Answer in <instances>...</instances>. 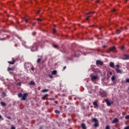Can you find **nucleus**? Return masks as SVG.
I'll return each mask as SVG.
<instances>
[{"instance_id": "obj_1", "label": "nucleus", "mask_w": 129, "mask_h": 129, "mask_svg": "<svg viewBox=\"0 0 129 129\" xmlns=\"http://www.w3.org/2000/svg\"><path fill=\"white\" fill-rule=\"evenodd\" d=\"M18 97H22L21 100H26V99L28 97V94L24 93V94H22L20 93L18 94Z\"/></svg>"}, {"instance_id": "obj_2", "label": "nucleus", "mask_w": 129, "mask_h": 129, "mask_svg": "<svg viewBox=\"0 0 129 129\" xmlns=\"http://www.w3.org/2000/svg\"><path fill=\"white\" fill-rule=\"evenodd\" d=\"M91 79L93 82H95L98 80V76L91 75Z\"/></svg>"}, {"instance_id": "obj_3", "label": "nucleus", "mask_w": 129, "mask_h": 129, "mask_svg": "<svg viewBox=\"0 0 129 129\" xmlns=\"http://www.w3.org/2000/svg\"><path fill=\"white\" fill-rule=\"evenodd\" d=\"M115 70H116L117 73H119L120 74H121V73H122V71H121V70H119V64L116 65Z\"/></svg>"}, {"instance_id": "obj_4", "label": "nucleus", "mask_w": 129, "mask_h": 129, "mask_svg": "<svg viewBox=\"0 0 129 129\" xmlns=\"http://www.w3.org/2000/svg\"><path fill=\"white\" fill-rule=\"evenodd\" d=\"M93 121L95 122V124H94V126L95 127L98 126V121L96 118L92 119Z\"/></svg>"}, {"instance_id": "obj_5", "label": "nucleus", "mask_w": 129, "mask_h": 129, "mask_svg": "<svg viewBox=\"0 0 129 129\" xmlns=\"http://www.w3.org/2000/svg\"><path fill=\"white\" fill-rule=\"evenodd\" d=\"M105 101L107 103V105H108V106H110L111 104L113 103L112 101H109L108 99H105Z\"/></svg>"}, {"instance_id": "obj_6", "label": "nucleus", "mask_w": 129, "mask_h": 129, "mask_svg": "<svg viewBox=\"0 0 129 129\" xmlns=\"http://www.w3.org/2000/svg\"><path fill=\"white\" fill-rule=\"evenodd\" d=\"M93 105H94V108H96V109H98V104H97V102L94 101L93 103Z\"/></svg>"}, {"instance_id": "obj_7", "label": "nucleus", "mask_w": 129, "mask_h": 129, "mask_svg": "<svg viewBox=\"0 0 129 129\" xmlns=\"http://www.w3.org/2000/svg\"><path fill=\"white\" fill-rule=\"evenodd\" d=\"M123 60H128L129 59V55H124L123 57L122 58Z\"/></svg>"}, {"instance_id": "obj_8", "label": "nucleus", "mask_w": 129, "mask_h": 129, "mask_svg": "<svg viewBox=\"0 0 129 129\" xmlns=\"http://www.w3.org/2000/svg\"><path fill=\"white\" fill-rule=\"evenodd\" d=\"M48 96H49L48 94H45L43 95V96L42 97L43 100H45V99H47L48 98Z\"/></svg>"}, {"instance_id": "obj_9", "label": "nucleus", "mask_w": 129, "mask_h": 129, "mask_svg": "<svg viewBox=\"0 0 129 129\" xmlns=\"http://www.w3.org/2000/svg\"><path fill=\"white\" fill-rule=\"evenodd\" d=\"M96 64L97 65H102V64H103V62H102V61L100 60H97Z\"/></svg>"}, {"instance_id": "obj_10", "label": "nucleus", "mask_w": 129, "mask_h": 129, "mask_svg": "<svg viewBox=\"0 0 129 129\" xmlns=\"http://www.w3.org/2000/svg\"><path fill=\"white\" fill-rule=\"evenodd\" d=\"M109 65L110 67H111V68H114V63L113 62H110Z\"/></svg>"}, {"instance_id": "obj_11", "label": "nucleus", "mask_w": 129, "mask_h": 129, "mask_svg": "<svg viewBox=\"0 0 129 129\" xmlns=\"http://www.w3.org/2000/svg\"><path fill=\"white\" fill-rule=\"evenodd\" d=\"M118 121V119L117 118H115L112 121V123H115V122H117Z\"/></svg>"}, {"instance_id": "obj_12", "label": "nucleus", "mask_w": 129, "mask_h": 129, "mask_svg": "<svg viewBox=\"0 0 129 129\" xmlns=\"http://www.w3.org/2000/svg\"><path fill=\"white\" fill-rule=\"evenodd\" d=\"M81 126H82L83 129H86V125H85V124L82 123L81 124Z\"/></svg>"}, {"instance_id": "obj_13", "label": "nucleus", "mask_w": 129, "mask_h": 129, "mask_svg": "<svg viewBox=\"0 0 129 129\" xmlns=\"http://www.w3.org/2000/svg\"><path fill=\"white\" fill-rule=\"evenodd\" d=\"M51 73L53 75H56L57 74V71H53Z\"/></svg>"}, {"instance_id": "obj_14", "label": "nucleus", "mask_w": 129, "mask_h": 129, "mask_svg": "<svg viewBox=\"0 0 129 129\" xmlns=\"http://www.w3.org/2000/svg\"><path fill=\"white\" fill-rule=\"evenodd\" d=\"M15 60H14L13 61H8V63H9V64H11V65H13V64H15Z\"/></svg>"}, {"instance_id": "obj_15", "label": "nucleus", "mask_w": 129, "mask_h": 129, "mask_svg": "<svg viewBox=\"0 0 129 129\" xmlns=\"http://www.w3.org/2000/svg\"><path fill=\"white\" fill-rule=\"evenodd\" d=\"M114 50H115V47L114 46H112L110 48V51H114Z\"/></svg>"}, {"instance_id": "obj_16", "label": "nucleus", "mask_w": 129, "mask_h": 129, "mask_svg": "<svg viewBox=\"0 0 129 129\" xmlns=\"http://www.w3.org/2000/svg\"><path fill=\"white\" fill-rule=\"evenodd\" d=\"M49 90L48 89H44L41 91V92H43V93L45 92H48Z\"/></svg>"}, {"instance_id": "obj_17", "label": "nucleus", "mask_w": 129, "mask_h": 129, "mask_svg": "<svg viewBox=\"0 0 129 129\" xmlns=\"http://www.w3.org/2000/svg\"><path fill=\"white\" fill-rule=\"evenodd\" d=\"M1 105H2V106H6V103H5L4 102H1Z\"/></svg>"}, {"instance_id": "obj_18", "label": "nucleus", "mask_w": 129, "mask_h": 129, "mask_svg": "<svg viewBox=\"0 0 129 129\" xmlns=\"http://www.w3.org/2000/svg\"><path fill=\"white\" fill-rule=\"evenodd\" d=\"M111 80L112 81H114V80H115V76H113L111 78Z\"/></svg>"}, {"instance_id": "obj_19", "label": "nucleus", "mask_w": 129, "mask_h": 129, "mask_svg": "<svg viewBox=\"0 0 129 129\" xmlns=\"http://www.w3.org/2000/svg\"><path fill=\"white\" fill-rule=\"evenodd\" d=\"M30 85H35V82L34 81H31L30 83Z\"/></svg>"}, {"instance_id": "obj_20", "label": "nucleus", "mask_w": 129, "mask_h": 129, "mask_svg": "<svg viewBox=\"0 0 129 129\" xmlns=\"http://www.w3.org/2000/svg\"><path fill=\"white\" fill-rule=\"evenodd\" d=\"M116 34H120V30L119 29H117Z\"/></svg>"}, {"instance_id": "obj_21", "label": "nucleus", "mask_w": 129, "mask_h": 129, "mask_svg": "<svg viewBox=\"0 0 129 129\" xmlns=\"http://www.w3.org/2000/svg\"><path fill=\"white\" fill-rule=\"evenodd\" d=\"M37 63H39L41 62V58H38L37 60Z\"/></svg>"}, {"instance_id": "obj_22", "label": "nucleus", "mask_w": 129, "mask_h": 129, "mask_svg": "<svg viewBox=\"0 0 129 129\" xmlns=\"http://www.w3.org/2000/svg\"><path fill=\"white\" fill-rule=\"evenodd\" d=\"M14 69L12 68H8V71H13Z\"/></svg>"}, {"instance_id": "obj_23", "label": "nucleus", "mask_w": 129, "mask_h": 129, "mask_svg": "<svg viewBox=\"0 0 129 129\" xmlns=\"http://www.w3.org/2000/svg\"><path fill=\"white\" fill-rule=\"evenodd\" d=\"M55 113H57V114H59V113H60V112L58 110H56L55 111Z\"/></svg>"}, {"instance_id": "obj_24", "label": "nucleus", "mask_w": 129, "mask_h": 129, "mask_svg": "<svg viewBox=\"0 0 129 129\" xmlns=\"http://www.w3.org/2000/svg\"><path fill=\"white\" fill-rule=\"evenodd\" d=\"M94 13H95L94 12H90L87 13V15H90V14H94Z\"/></svg>"}, {"instance_id": "obj_25", "label": "nucleus", "mask_w": 129, "mask_h": 129, "mask_svg": "<svg viewBox=\"0 0 129 129\" xmlns=\"http://www.w3.org/2000/svg\"><path fill=\"white\" fill-rule=\"evenodd\" d=\"M29 65H31V64H30L28 63H25V66H26V67H29Z\"/></svg>"}, {"instance_id": "obj_26", "label": "nucleus", "mask_w": 129, "mask_h": 129, "mask_svg": "<svg viewBox=\"0 0 129 129\" xmlns=\"http://www.w3.org/2000/svg\"><path fill=\"white\" fill-rule=\"evenodd\" d=\"M6 92H3L2 93V95H3V96H6Z\"/></svg>"}, {"instance_id": "obj_27", "label": "nucleus", "mask_w": 129, "mask_h": 129, "mask_svg": "<svg viewBox=\"0 0 129 129\" xmlns=\"http://www.w3.org/2000/svg\"><path fill=\"white\" fill-rule=\"evenodd\" d=\"M52 33H53V34H55V33H56V29H53V31H52Z\"/></svg>"}, {"instance_id": "obj_28", "label": "nucleus", "mask_w": 129, "mask_h": 129, "mask_svg": "<svg viewBox=\"0 0 129 129\" xmlns=\"http://www.w3.org/2000/svg\"><path fill=\"white\" fill-rule=\"evenodd\" d=\"M126 83H129V79H126Z\"/></svg>"}, {"instance_id": "obj_29", "label": "nucleus", "mask_w": 129, "mask_h": 129, "mask_svg": "<svg viewBox=\"0 0 129 129\" xmlns=\"http://www.w3.org/2000/svg\"><path fill=\"white\" fill-rule=\"evenodd\" d=\"M37 20L39 21V22H41V21H43V20L40 19V18H38L37 19Z\"/></svg>"}, {"instance_id": "obj_30", "label": "nucleus", "mask_w": 129, "mask_h": 129, "mask_svg": "<svg viewBox=\"0 0 129 129\" xmlns=\"http://www.w3.org/2000/svg\"><path fill=\"white\" fill-rule=\"evenodd\" d=\"M23 19H24V21H25V22L26 23H28V20H27V19H26V18H23Z\"/></svg>"}, {"instance_id": "obj_31", "label": "nucleus", "mask_w": 129, "mask_h": 129, "mask_svg": "<svg viewBox=\"0 0 129 129\" xmlns=\"http://www.w3.org/2000/svg\"><path fill=\"white\" fill-rule=\"evenodd\" d=\"M116 10L115 9H113V10H111V12H112V13H114L116 12Z\"/></svg>"}, {"instance_id": "obj_32", "label": "nucleus", "mask_w": 129, "mask_h": 129, "mask_svg": "<svg viewBox=\"0 0 129 129\" xmlns=\"http://www.w3.org/2000/svg\"><path fill=\"white\" fill-rule=\"evenodd\" d=\"M89 18H90V16H88V17L86 18L87 21H88V20H89Z\"/></svg>"}, {"instance_id": "obj_33", "label": "nucleus", "mask_w": 129, "mask_h": 129, "mask_svg": "<svg viewBox=\"0 0 129 129\" xmlns=\"http://www.w3.org/2000/svg\"><path fill=\"white\" fill-rule=\"evenodd\" d=\"M11 129H16V127H15V126L12 125L11 126Z\"/></svg>"}, {"instance_id": "obj_34", "label": "nucleus", "mask_w": 129, "mask_h": 129, "mask_svg": "<svg viewBox=\"0 0 129 129\" xmlns=\"http://www.w3.org/2000/svg\"><path fill=\"white\" fill-rule=\"evenodd\" d=\"M125 119H129V116L128 115V116H126V117H125Z\"/></svg>"}, {"instance_id": "obj_35", "label": "nucleus", "mask_w": 129, "mask_h": 129, "mask_svg": "<svg viewBox=\"0 0 129 129\" xmlns=\"http://www.w3.org/2000/svg\"><path fill=\"white\" fill-rule=\"evenodd\" d=\"M106 129H109V126H108V125L106 126Z\"/></svg>"}, {"instance_id": "obj_36", "label": "nucleus", "mask_w": 129, "mask_h": 129, "mask_svg": "<svg viewBox=\"0 0 129 129\" xmlns=\"http://www.w3.org/2000/svg\"><path fill=\"white\" fill-rule=\"evenodd\" d=\"M123 49H124V46H122L121 47V50H123Z\"/></svg>"}, {"instance_id": "obj_37", "label": "nucleus", "mask_w": 129, "mask_h": 129, "mask_svg": "<svg viewBox=\"0 0 129 129\" xmlns=\"http://www.w3.org/2000/svg\"><path fill=\"white\" fill-rule=\"evenodd\" d=\"M124 129H129V126L125 127Z\"/></svg>"}, {"instance_id": "obj_38", "label": "nucleus", "mask_w": 129, "mask_h": 129, "mask_svg": "<svg viewBox=\"0 0 129 129\" xmlns=\"http://www.w3.org/2000/svg\"><path fill=\"white\" fill-rule=\"evenodd\" d=\"M53 47H54V48H57V47H58V46H57V45H54L53 46Z\"/></svg>"}, {"instance_id": "obj_39", "label": "nucleus", "mask_w": 129, "mask_h": 129, "mask_svg": "<svg viewBox=\"0 0 129 129\" xmlns=\"http://www.w3.org/2000/svg\"><path fill=\"white\" fill-rule=\"evenodd\" d=\"M49 78H53V76H51V75H49Z\"/></svg>"}, {"instance_id": "obj_40", "label": "nucleus", "mask_w": 129, "mask_h": 129, "mask_svg": "<svg viewBox=\"0 0 129 129\" xmlns=\"http://www.w3.org/2000/svg\"><path fill=\"white\" fill-rule=\"evenodd\" d=\"M63 70H65V69H66V66L63 67Z\"/></svg>"}, {"instance_id": "obj_41", "label": "nucleus", "mask_w": 129, "mask_h": 129, "mask_svg": "<svg viewBox=\"0 0 129 129\" xmlns=\"http://www.w3.org/2000/svg\"><path fill=\"white\" fill-rule=\"evenodd\" d=\"M7 118H8V119H11V117L8 116V117H7Z\"/></svg>"}, {"instance_id": "obj_42", "label": "nucleus", "mask_w": 129, "mask_h": 129, "mask_svg": "<svg viewBox=\"0 0 129 129\" xmlns=\"http://www.w3.org/2000/svg\"><path fill=\"white\" fill-rule=\"evenodd\" d=\"M39 13H40V11H38L36 13V14H39Z\"/></svg>"}, {"instance_id": "obj_43", "label": "nucleus", "mask_w": 129, "mask_h": 129, "mask_svg": "<svg viewBox=\"0 0 129 129\" xmlns=\"http://www.w3.org/2000/svg\"><path fill=\"white\" fill-rule=\"evenodd\" d=\"M34 68H31V70H32V71H34Z\"/></svg>"}, {"instance_id": "obj_44", "label": "nucleus", "mask_w": 129, "mask_h": 129, "mask_svg": "<svg viewBox=\"0 0 129 129\" xmlns=\"http://www.w3.org/2000/svg\"><path fill=\"white\" fill-rule=\"evenodd\" d=\"M103 48H106V46L104 45V46H103Z\"/></svg>"}, {"instance_id": "obj_45", "label": "nucleus", "mask_w": 129, "mask_h": 129, "mask_svg": "<svg viewBox=\"0 0 129 129\" xmlns=\"http://www.w3.org/2000/svg\"><path fill=\"white\" fill-rule=\"evenodd\" d=\"M2 115H0V119H2Z\"/></svg>"}, {"instance_id": "obj_46", "label": "nucleus", "mask_w": 129, "mask_h": 129, "mask_svg": "<svg viewBox=\"0 0 129 129\" xmlns=\"http://www.w3.org/2000/svg\"><path fill=\"white\" fill-rule=\"evenodd\" d=\"M51 100H55V99L52 98V99H51Z\"/></svg>"}, {"instance_id": "obj_47", "label": "nucleus", "mask_w": 129, "mask_h": 129, "mask_svg": "<svg viewBox=\"0 0 129 129\" xmlns=\"http://www.w3.org/2000/svg\"><path fill=\"white\" fill-rule=\"evenodd\" d=\"M97 2L99 3V0H97Z\"/></svg>"}, {"instance_id": "obj_48", "label": "nucleus", "mask_w": 129, "mask_h": 129, "mask_svg": "<svg viewBox=\"0 0 129 129\" xmlns=\"http://www.w3.org/2000/svg\"><path fill=\"white\" fill-rule=\"evenodd\" d=\"M99 30H101V27L99 28Z\"/></svg>"}, {"instance_id": "obj_49", "label": "nucleus", "mask_w": 129, "mask_h": 129, "mask_svg": "<svg viewBox=\"0 0 129 129\" xmlns=\"http://www.w3.org/2000/svg\"><path fill=\"white\" fill-rule=\"evenodd\" d=\"M94 26V25H93L91 26V27H93Z\"/></svg>"}, {"instance_id": "obj_50", "label": "nucleus", "mask_w": 129, "mask_h": 129, "mask_svg": "<svg viewBox=\"0 0 129 129\" xmlns=\"http://www.w3.org/2000/svg\"><path fill=\"white\" fill-rule=\"evenodd\" d=\"M126 1V2H127L128 0H125Z\"/></svg>"}, {"instance_id": "obj_51", "label": "nucleus", "mask_w": 129, "mask_h": 129, "mask_svg": "<svg viewBox=\"0 0 129 129\" xmlns=\"http://www.w3.org/2000/svg\"><path fill=\"white\" fill-rule=\"evenodd\" d=\"M91 1H92V0H91Z\"/></svg>"}]
</instances>
